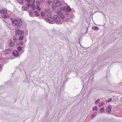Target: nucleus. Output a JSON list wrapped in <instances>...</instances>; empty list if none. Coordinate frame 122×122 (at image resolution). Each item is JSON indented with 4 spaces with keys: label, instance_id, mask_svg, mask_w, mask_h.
<instances>
[{
    "label": "nucleus",
    "instance_id": "nucleus-1",
    "mask_svg": "<svg viewBox=\"0 0 122 122\" xmlns=\"http://www.w3.org/2000/svg\"><path fill=\"white\" fill-rule=\"evenodd\" d=\"M12 23L14 24L15 25H17V28L18 29H19L21 27L22 24V22L21 19H19L18 20L14 19L13 20L12 19L10 18Z\"/></svg>",
    "mask_w": 122,
    "mask_h": 122
},
{
    "label": "nucleus",
    "instance_id": "nucleus-2",
    "mask_svg": "<svg viewBox=\"0 0 122 122\" xmlns=\"http://www.w3.org/2000/svg\"><path fill=\"white\" fill-rule=\"evenodd\" d=\"M44 19L47 22L50 23H53L52 22L54 21L53 18L49 16V15H46Z\"/></svg>",
    "mask_w": 122,
    "mask_h": 122
},
{
    "label": "nucleus",
    "instance_id": "nucleus-3",
    "mask_svg": "<svg viewBox=\"0 0 122 122\" xmlns=\"http://www.w3.org/2000/svg\"><path fill=\"white\" fill-rule=\"evenodd\" d=\"M24 32L23 30H20L19 29L15 30V34L18 35V36H23L24 35Z\"/></svg>",
    "mask_w": 122,
    "mask_h": 122
},
{
    "label": "nucleus",
    "instance_id": "nucleus-4",
    "mask_svg": "<svg viewBox=\"0 0 122 122\" xmlns=\"http://www.w3.org/2000/svg\"><path fill=\"white\" fill-rule=\"evenodd\" d=\"M53 19L54 21L56 22V23L57 24L60 22L61 20L60 18L57 15H55L53 16Z\"/></svg>",
    "mask_w": 122,
    "mask_h": 122
},
{
    "label": "nucleus",
    "instance_id": "nucleus-5",
    "mask_svg": "<svg viewBox=\"0 0 122 122\" xmlns=\"http://www.w3.org/2000/svg\"><path fill=\"white\" fill-rule=\"evenodd\" d=\"M61 9L63 11L70 12L71 10V9L70 6H63L61 8Z\"/></svg>",
    "mask_w": 122,
    "mask_h": 122
},
{
    "label": "nucleus",
    "instance_id": "nucleus-6",
    "mask_svg": "<svg viewBox=\"0 0 122 122\" xmlns=\"http://www.w3.org/2000/svg\"><path fill=\"white\" fill-rule=\"evenodd\" d=\"M112 106L111 105H109L107 107L106 109V111L108 113H110L111 112Z\"/></svg>",
    "mask_w": 122,
    "mask_h": 122
},
{
    "label": "nucleus",
    "instance_id": "nucleus-7",
    "mask_svg": "<svg viewBox=\"0 0 122 122\" xmlns=\"http://www.w3.org/2000/svg\"><path fill=\"white\" fill-rule=\"evenodd\" d=\"M57 15H59L62 19H63L65 18V16L60 11H57Z\"/></svg>",
    "mask_w": 122,
    "mask_h": 122
},
{
    "label": "nucleus",
    "instance_id": "nucleus-8",
    "mask_svg": "<svg viewBox=\"0 0 122 122\" xmlns=\"http://www.w3.org/2000/svg\"><path fill=\"white\" fill-rule=\"evenodd\" d=\"M62 3H61L60 2L57 0V3H55L56 5L53 6L52 8L53 9H55L56 7V6H61L62 5Z\"/></svg>",
    "mask_w": 122,
    "mask_h": 122
},
{
    "label": "nucleus",
    "instance_id": "nucleus-9",
    "mask_svg": "<svg viewBox=\"0 0 122 122\" xmlns=\"http://www.w3.org/2000/svg\"><path fill=\"white\" fill-rule=\"evenodd\" d=\"M13 54L14 56H18L19 55L18 51L16 50L14 51L13 52Z\"/></svg>",
    "mask_w": 122,
    "mask_h": 122
},
{
    "label": "nucleus",
    "instance_id": "nucleus-10",
    "mask_svg": "<svg viewBox=\"0 0 122 122\" xmlns=\"http://www.w3.org/2000/svg\"><path fill=\"white\" fill-rule=\"evenodd\" d=\"M25 1H26L27 2V3L26 4V5L28 7H31V4H30V0H25Z\"/></svg>",
    "mask_w": 122,
    "mask_h": 122
},
{
    "label": "nucleus",
    "instance_id": "nucleus-11",
    "mask_svg": "<svg viewBox=\"0 0 122 122\" xmlns=\"http://www.w3.org/2000/svg\"><path fill=\"white\" fill-rule=\"evenodd\" d=\"M9 46L10 47H12L14 46V42L13 41H11L9 44Z\"/></svg>",
    "mask_w": 122,
    "mask_h": 122
},
{
    "label": "nucleus",
    "instance_id": "nucleus-12",
    "mask_svg": "<svg viewBox=\"0 0 122 122\" xmlns=\"http://www.w3.org/2000/svg\"><path fill=\"white\" fill-rule=\"evenodd\" d=\"M0 13L5 14L7 13V11L5 9L1 10H0Z\"/></svg>",
    "mask_w": 122,
    "mask_h": 122
},
{
    "label": "nucleus",
    "instance_id": "nucleus-13",
    "mask_svg": "<svg viewBox=\"0 0 122 122\" xmlns=\"http://www.w3.org/2000/svg\"><path fill=\"white\" fill-rule=\"evenodd\" d=\"M97 114V113L95 112L91 116H90V117L91 118H93Z\"/></svg>",
    "mask_w": 122,
    "mask_h": 122
},
{
    "label": "nucleus",
    "instance_id": "nucleus-14",
    "mask_svg": "<svg viewBox=\"0 0 122 122\" xmlns=\"http://www.w3.org/2000/svg\"><path fill=\"white\" fill-rule=\"evenodd\" d=\"M92 28L94 30H97L99 28L97 26H93L92 27Z\"/></svg>",
    "mask_w": 122,
    "mask_h": 122
},
{
    "label": "nucleus",
    "instance_id": "nucleus-15",
    "mask_svg": "<svg viewBox=\"0 0 122 122\" xmlns=\"http://www.w3.org/2000/svg\"><path fill=\"white\" fill-rule=\"evenodd\" d=\"M34 12L35 13V15L36 16L38 17L39 15L40 14L37 11H34Z\"/></svg>",
    "mask_w": 122,
    "mask_h": 122
},
{
    "label": "nucleus",
    "instance_id": "nucleus-16",
    "mask_svg": "<svg viewBox=\"0 0 122 122\" xmlns=\"http://www.w3.org/2000/svg\"><path fill=\"white\" fill-rule=\"evenodd\" d=\"M31 8L33 10H35L36 9L35 5L33 4L31 5Z\"/></svg>",
    "mask_w": 122,
    "mask_h": 122
},
{
    "label": "nucleus",
    "instance_id": "nucleus-17",
    "mask_svg": "<svg viewBox=\"0 0 122 122\" xmlns=\"http://www.w3.org/2000/svg\"><path fill=\"white\" fill-rule=\"evenodd\" d=\"M34 12V11L33 12V11H31L30 12V13H29V15L31 17H32L33 16L32 15Z\"/></svg>",
    "mask_w": 122,
    "mask_h": 122
},
{
    "label": "nucleus",
    "instance_id": "nucleus-18",
    "mask_svg": "<svg viewBox=\"0 0 122 122\" xmlns=\"http://www.w3.org/2000/svg\"><path fill=\"white\" fill-rule=\"evenodd\" d=\"M19 40H23V38H24L23 36H19Z\"/></svg>",
    "mask_w": 122,
    "mask_h": 122
},
{
    "label": "nucleus",
    "instance_id": "nucleus-19",
    "mask_svg": "<svg viewBox=\"0 0 122 122\" xmlns=\"http://www.w3.org/2000/svg\"><path fill=\"white\" fill-rule=\"evenodd\" d=\"M22 49V47L20 46H18L17 48V50L18 51H21Z\"/></svg>",
    "mask_w": 122,
    "mask_h": 122
},
{
    "label": "nucleus",
    "instance_id": "nucleus-20",
    "mask_svg": "<svg viewBox=\"0 0 122 122\" xmlns=\"http://www.w3.org/2000/svg\"><path fill=\"white\" fill-rule=\"evenodd\" d=\"M105 110V109L104 107L101 108L100 110V112L101 113H102V112Z\"/></svg>",
    "mask_w": 122,
    "mask_h": 122
},
{
    "label": "nucleus",
    "instance_id": "nucleus-21",
    "mask_svg": "<svg viewBox=\"0 0 122 122\" xmlns=\"http://www.w3.org/2000/svg\"><path fill=\"white\" fill-rule=\"evenodd\" d=\"M93 110L94 111L95 110V111H96L97 110V108L96 106L92 108Z\"/></svg>",
    "mask_w": 122,
    "mask_h": 122
},
{
    "label": "nucleus",
    "instance_id": "nucleus-22",
    "mask_svg": "<svg viewBox=\"0 0 122 122\" xmlns=\"http://www.w3.org/2000/svg\"><path fill=\"white\" fill-rule=\"evenodd\" d=\"M100 100L99 99H98L95 102V104H97L100 101Z\"/></svg>",
    "mask_w": 122,
    "mask_h": 122
},
{
    "label": "nucleus",
    "instance_id": "nucleus-23",
    "mask_svg": "<svg viewBox=\"0 0 122 122\" xmlns=\"http://www.w3.org/2000/svg\"><path fill=\"white\" fill-rule=\"evenodd\" d=\"M112 98H110V99H109L108 100H107L106 101V102H111L112 101Z\"/></svg>",
    "mask_w": 122,
    "mask_h": 122
},
{
    "label": "nucleus",
    "instance_id": "nucleus-24",
    "mask_svg": "<svg viewBox=\"0 0 122 122\" xmlns=\"http://www.w3.org/2000/svg\"><path fill=\"white\" fill-rule=\"evenodd\" d=\"M20 2L22 3V4H25L24 3L25 2V0H20Z\"/></svg>",
    "mask_w": 122,
    "mask_h": 122
},
{
    "label": "nucleus",
    "instance_id": "nucleus-25",
    "mask_svg": "<svg viewBox=\"0 0 122 122\" xmlns=\"http://www.w3.org/2000/svg\"><path fill=\"white\" fill-rule=\"evenodd\" d=\"M36 9L39 11H40L41 10L40 8V7L38 5H37L36 6Z\"/></svg>",
    "mask_w": 122,
    "mask_h": 122
},
{
    "label": "nucleus",
    "instance_id": "nucleus-26",
    "mask_svg": "<svg viewBox=\"0 0 122 122\" xmlns=\"http://www.w3.org/2000/svg\"><path fill=\"white\" fill-rule=\"evenodd\" d=\"M45 13L42 12L41 13V15L42 17H43L45 15Z\"/></svg>",
    "mask_w": 122,
    "mask_h": 122
},
{
    "label": "nucleus",
    "instance_id": "nucleus-27",
    "mask_svg": "<svg viewBox=\"0 0 122 122\" xmlns=\"http://www.w3.org/2000/svg\"><path fill=\"white\" fill-rule=\"evenodd\" d=\"M9 17L8 15H4V18H8Z\"/></svg>",
    "mask_w": 122,
    "mask_h": 122
},
{
    "label": "nucleus",
    "instance_id": "nucleus-28",
    "mask_svg": "<svg viewBox=\"0 0 122 122\" xmlns=\"http://www.w3.org/2000/svg\"><path fill=\"white\" fill-rule=\"evenodd\" d=\"M65 15L67 17H68V16L69 15V14H68V13L67 12H65Z\"/></svg>",
    "mask_w": 122,
    "mask_h": 122
},
{
    "label": "nucleus",
    "instance_id": "nucleus-29",
    "mask_svg": "<svg viewBox=\"0 0 122 122\" xmlns=\"http://www.w3.org/2000/svg\"><path fill=\"white\" fill-rule=\"evenodd\" d=\"M19 44L20 45H22L23 44V43L22 41H21L19 43Z\"/></svg>",
    "mask_w": 122,
    "mask_h": 122
},
{
    "label": "nucleus",
    "instance_id": "nucleus-30",
    "mask_svg": "<svg viewBox=\"0 0 122 122\" xmlns=\"http://www.w3.org/2000/svg\"><path fill=\"white\" fill-rule=\"evenodd\" d=\"M57 0H53L52 1V2L53 3H55H55H57Z\"/></svg>",
    "mask_w": 122,
    "mask_h": 122
},
{
    "label": "nucleus",
    "instance_id": "nucleus-31",
    "mask_svg": "<svg viewBox=\"0 0 122 122\" xmlns=\"http://www.w3.org/2000/svg\"><path fill=\"white\" fill-rule=\"evenodd\" d=\"M13 39L14 41H16L17 40V39L16 38V37L15 36L14 37Z\"/></svg>",
    "mask_w": 122,
    "mask_h": 122
},
{
    "label": "nucleus",
    "instance_id": "nucleus-32",
    "mask_svg": "<svg viewBox=\"0 0 122 122\" xmlns=\"http://www.w3.org/2000/svg\"><path fill=\"white\" fill-rule=\"evenodd\" d=\"M36 4L37 5H40V3L39 1H36Z\"/></svg>",
    "mask_w": 122,
    "mask_h": 122
},
{
    "label": "nucleus",
    "instance_id": "nucleus-33",
    "mask_svg": "<svg viewBox=\"0 0 122 122\" xmlns=\"http://www.w3.org/2000/svg\"><path fill=\"white\" fill-rule=\"evenodd\" d=\"M31 2H32L33 3H34L35 1L34 0H31Z\"/></svg>",
    "mask_w": 122,
    "mask_h": 122
},
{
    "label": "nucleus",
    "instance_id": "nucleus-34",
    "mask_svg": "<svg viewBox=\"0 0 122 122\" xmlns=\"http://www.w3.org/2000/svg\"><path fill=\"white\" fill-rule=\"evenodd\" d=\"M7 51H9V52H11V51L10 50V49H7Z\"/></svg>",
    "mask_w": 122,
    "mask_h": 122
},
{
    "label": "nucleus",
    "instance_id": "nucleus-35",
    "mask_svg": "<svg viewBox=\"0 0 122 122\" xmlns=\"http://www.w3.org/2000/svg\"><path fill=\"white\" fill-rule=\"evenodd\" d=\"M27 8L26 7H25L24 8V9L25 10H27Z\"/></svg>",
    "mask_w": 122,
    "mask_h": 122
},
{
    "label": "nucleus",
    "instance_id": "nucleus-36",
    "mask_svg": "<svg viewBox=\"0 0 122 122\" xmlns=\"http://www.w3.org/2000/svg\"><path fill=\"white\" fill-rule=\"evenodd\" d=\"M40 0L41 2H43L44 1V0Z\"/></svg>",
    "mask_w": 122,
    "mask_h": 122
},
{
    "label": "nucleus",
    "instance_id": "nucleus-37",
    "mask_svg": "<svg viewBox=\"0 0 122 122\" xmlns=\"http://www.w3.org/2000/svg\"><path fill=\"white\" fill-rule=\"evenodd\" d=\"M103 103H104L103 102H102V105H100V106H102L103 105Z\"/></svg>",
    "mask_w": 122,
    "mask_h": 122
},
{
    "label": "nucleus",
    "instance_id": "nucleus-38",
    "mask_svg": "<svg viewBox=\"0 0 122 122\" xmlns=\"http://www.w3.org/2000/svg\"><path fill=\"white\" fill-rule=\"evenodd\" d=\"M48 3H49V4H50L51 3V1H49L48 2Z\"/></svg>",
    "mask_w": 122,
    "mask_h": 122
}]
</instances>
